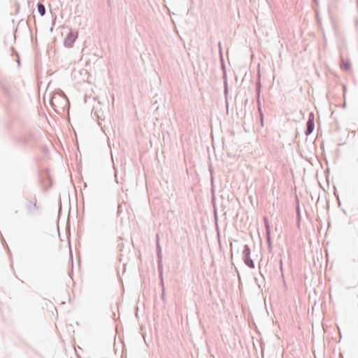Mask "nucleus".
<instances>
[{
    "instance_id": "obj_3",
    "label": "nucleus",
    "mask_w": 358,
    "mask_h": 358,
    "mask_svg": "<svg viewBox=\"0 0 358 358\" xmlns=\"http://www.w3.org/2000/svg\"><path fill=\"white\" fill-rule=\"evenodd\" d=\"M307 127H308V129H307V131H306V134H309L314 129V122H313V120H309L308 121V122H307Z\"/></svg>"
},
{
    "instance_id": "obj_4",
    "label": "nucleus",
    "mask_w": 358,
    "mask_h": 358,
    "mask_svg": "<svg viewBox=\"0 0 358 358\" xmlns=\"http://www.w3.org/2000/svg\"><path fill=\"white\" fill-rule=\"evenodd\" d=\"M38 11L39 12V13L41 15H43L45 14V9L43 4H41V3L38 4Z\"/></svg>"
},
{
    "instance_id": "obj_5",
    "label": "nucleus",
    "mask_w": 358,
    "mask_h": 358,
    "mask_svg": "<svg viewBox=\"0 0 358 358\" xmlns=\"http://www.w3.org/2000/svg\"><path fill=\"white\" fill-rule=\"evenodd\" d=\"M246 264L250 266V267H254V265H253V263L252 261H249V262H246Z\"/></svg>"
},
{
    "instance_id": "obj_2",
    "label": "nucleus",
    "mask_w": 358,
    "mask_h": 358,
    "mask_svg": "<svg viewBox=\"0 0 358 358\" xmlns=\"http://www.w3.org/2000/svg\"><path fill=\"white\" fill-rule=\"evenodd\" d=\"M77 33L72 31L69 32L64 41L65 45L69 48L71 47L77 38Z\"/></svg>"
},
{
    "instance_id": "obj_7",
    "label": "nucleus",
    "mask_w": 358,
    "mask_h": 358,
    "mask_svg": "<svg viewBox=\"0 0 358 358\" xmlns=\"http://www.w3.org/2000/svg\"><path fill=\"white\" fill-rule=\"evenodd\" d=\"M345 66H346V69H348V68H349V66H348V64H345Z\"/></svg>"
},
{
    "instance_id": "obj_1",
    "label": "nucleus",
    "mask_w": 358,
    "mask_h": 358,
    "mask_svg": "<svg viewBox=\"0 0 358 358\" xmlns=\"http://www.w3.org/2000/svg\"><path fill=\"white\" fill-rule=\"evenodd\" d=\"M38 208L37 199L35 196H31L27 199L24 203V210L28 215L33 214Z\"/></svg>"
},
{
    "instance_id": "obj_6",
    "label": "nucleus",
    "mask_w": 358,
    "mask_h": 358,
    "mask_svg": "<svg viewBox=\"0 0 358 358\" xmlns=\"http://www.w3.org/2000/svg\"><path fill=\"white\" fill-rule=\"evenodd\" d=\"M51 103H52V106H54L53 98L51 100Z\"/></svg>"
}]
</instances>
